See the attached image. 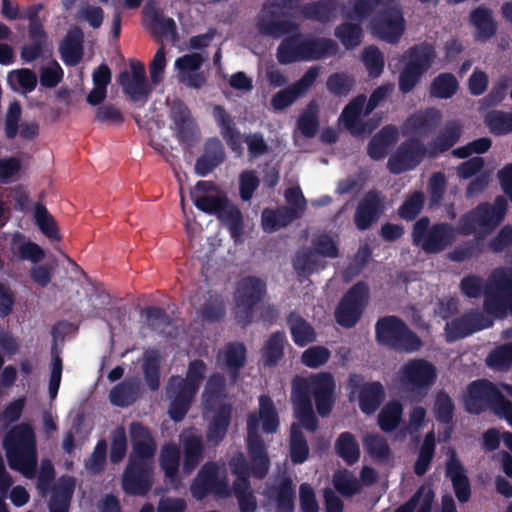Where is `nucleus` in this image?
<instances>
[{"label": "nucleus", "instance_id": "nucleus-1", "mask_svg": "<svg viewBox=\"0 0 512 512\" xmlns=\"http://www.w3.org/2000/svg\"><path fill=\"white\" fill-rule=\"evenodd\" d=\"M302 0H267L257 21V30L263 35L279 39L299 31L291 19L300 14L304 19L326 24L336 18L339 0H317L301 4Z\"/></svg>", "mask_w": 512, "mask_h": 512}, {"label": "nucleus", "instance_id": "nucleus-2", "mask_svg": "<svg viewBox=\"0 0 512 512\" xmlns=\"http://www.w3.org/2000/svg\"><path fill=\"white\" fill-rule=\"evenodd\" d=\"M351 10L342 9L346 20L371 19L374 33L390 44L398 43L405 30L402 10L396 0H349Z\"/></svg>", "mask_w": 512, "mask_h": 512}, {"label": "nucleus", "instance_id": "nucleus-3", "mask_svg": "<svg viewBox=\"0 0 512 512\" xmlns=\"http://www.w3.org/2000/svg\"><path fill=\"white\" fill-rule=\"evenodd\" d=\"M3 448L10 469L27 478L35 475L38 457L36 435L29 423L13 426L3 439Z\"/></svg>", "mask_w": 512, "mask_h": 512}, {"label": "nucleus", "instance_id": "nucleus-4", "mask_svg": "<svg viewBox=\"0 0 512 512\" xmlns=\"http://www.w3.org/2000/svg\"><path fill=\"white\" fill-rule=\"evenodd\" d=\"M507 209L508 203L503 196H497L492 204L479 203L460 216L456 232L462 236L473 235L477 241H482L501 224Z\"/></svg>", "mask_w": 512, "mask_h": 512}, {"label": "nucleus", "instance_id": "nucleus-5", "mask_svg": "<svg viewBox=\"0 0 512 512\" xmlns=\"http://www.w3.org/2000/svg\"><path fill=\"white\" fill-rule=\"evenodd\" d=\"M378 344L397 352L411 353L422 347L420 337L398 316L381 317L375 324Z\"/></svg>", "mask_w": 512, "mask_h": 512}, {"label": "nucleus", "instance_id": "nucleus-6", "mask_svg": "<svg viewBox=\"0 0 512 512\" xmlns=\"http://www.w3.org/2000/svg\"><path fill=\"white\" fill-rule=\"evenodd\" d=\"M436 56L435 47L428 42L415 44L405 51L401 57L404 65L398 79V88L402 94L414 90L422 76L433 65Z\"/></svg>", "mask_w": 512, "mask_h": 512}, {"label": "nucleus", "instance_id": "nucleus-7", "mask_svg": "<svg viewBox=\"0 0 512 512\" xmlns=\"http://www.w3.org/2000/svg\"><path fill=\"white\" fill-rule=\"evenodd\" d=\"M483 309L487 315L498 319L512 316L511 268H499L491 274L484 291Z\"/></svg>", "mask_w": 512, "mask_h": 512}, {"label": "nucleus", "instance_id": "nucleus-8", "mask_svg": "<svg viewBox=\"0 0 512 512\" xmlns=\"http://www.w3.org/2000/svg\"><path fill=\"white\" fill-rule=\"evenodd\" d=\"M456 229L446 222L431 225L427 216L419 218L412 228V243L425 254H438L443 252L456 238Z\"/></svg>", "mask_w": 512, "mask_h": 512}, {"label": "nucleus", "instance_id": "nucleus-9", "mask_svg": "<svg viewBox=\"0 0 512 512\" xmlns=\"http://www.w3.org/2000/svg\"><path fill=\"white\" fill-rule=\"evenodd\" d=\"M402 390L410 400L422 401L437 379L435 366L423 358L410 359L402 365L398 372Z\"/></svg>", "mask_w": 512, "mask_h": 512}, {"label": "nucleus", "instance_id": "nucleus-10", "mask_svg": "<svg viewBox=\"0 0 512 512\" xmlns=\"http://www.w3.org/2000/svg\"><path fill=\"white\" fill-rule=\"evenodd\" d=\"M267 294L265 281L256 276L240 279L235 291L234 317L242 327L248 326L254 316V308L263 301Z\"/></svg>", "mask_w": 512, "mask_h": 512}, {"label": "nucleus", "instance_id": "nucleus-11", "mask_svg": "<svg viewBox=\"0 0 512 512\" xmlns=\"http://www.w3.org/2000/svg\"><path fill=\"white\" fill-rule=\"evenodd\" d=\"M508 401L495 384L487 379H479L468 384L464 404L469 414L479 415L490 409L500 416Z\"/></svg>", "mask_w": 512, "mask_h": 512}, {"label": "nucleus", "instance_id": "nucleus-12", "mask_svg": "<svg viewBox=\"0 0 512 512\" xmlns=\"http://www.w3.org/2000/svg\"><path fill=\"white\" fill-rule=\"evenodd\" d=\"M370 298L366 282L358 281L343 295L335 310L336 322L344 328L354 327L361 319Z\"/></svg>", "mask_w": 512, "mask_h": 512}, {"label": "nucleus", "instance_id": "nucleus-13", "mask_svg": "<svg viewBox=\"0 0 512 512\" xmlns=\"http://www.w3.org/2000/svg\"><path fill=\"white\" fill-rule=\"evenodd\" d=\"M427 147L417 138H408L400 143L387 161V169L393 175H400L418 167L427 156Z\"/></svg>", "mask_w": 512, "mask_h": 512}, {"label": "nucleus", "instance_id": "nucleus-14", "mask_svg": "<svg viewBox=\"0 0 512 512\" xmlns=\"http://www.w3.org/2000/svg\"><path fill=\"white\" fill-rule=\"evenodd\" d=\"M198 391L184 382L182 376L172 375L166 385V397L169 400L168 414L174 422L182 421Z\"/></svg>", "mask_w": 512, "mask_h": 512}, {"label": "nucleus", "instance_id": "nucleus-15", "mask_svg": "<svg viewBox=\"0 0 512 512\" xmlns=\"http://www.w3.org/2000/svg\"><path fill=\"white\" fill-rule=\"evenodd\" d=\"M280 427V418L274 401L268 394L258 398V410L247 415V435L261 436L260 429L265 434L277 433Z\"/></svg>", "mask_w": 512, "mask_h": 512}, {"label": "nucleus", "instance_id": "nucleus-16", "mask_svg": "<svg viewBox=\"0 0 512 512\" xmlns=\"http://www.w3.org/2000/svg\"><path fill=\"white\" fill-rule=\"evenodd\" d=\"M153 485L152 463L128 461L122 476V488L132 496H146Z\"/></svg>", "mask_w": 512, "mask_h": 512}, {"label": "nucleus", "instance_id": "nucleus-17", "mask_svg": "<svg viewBox=\"0 0 512 512\" xmlns=\"http://www.w3.org/2000/svg\"><path fill=\"white\" fill-rule=\"evenodd\" d=\"M493 321L478 310L471 309L461 316L446 323L447 341L453 342L472 335L475 332L489 328Z\"/></svg>", "mask_w": 512, "mask_h": 512}, {"label": "nucleus", "instance_id": "nucleus-18", "mask_svg": "<svg viewBox=\"0 0 512 512\" xmlns=\"http://www.w3.org/2000/svg\"><path fill=\"white\" fill-rule=\"evenodd\" d=\"M320 74L319 66L310 67L302 77L289 87L277 92L272 99V104L276 109H284L292 105L299 97L315 84Z\"/></svg>", "mask_w": 512, "mask_h": 512}, {"label": "nucleus", "instance_id": "nucleus-19", "mask_svg": "<svg viewBox=\"0 0 512 512\" xmlns=\"http://www.w3.org/2000/svg\"><path fill=\"white\" fill-rule=\"evenodd\" d=\"M311 384L316 410L320 416L326 417L334 405V377L329 372H320L311 376Z\"/></svg>", "mask_w": 512, "mask_h": 512}, {"label": "nucleus", "instance_id": "nucleus-20", "mask_svg": "<svg viewBox=\"0 0 512 512\" xmlns=\"http://www.w3.org/2000/svg\"><path fill=\"white\" fill-rule=\"evenodd\" d=\"M225 486L219 479V468L215 462L205 463L193 480L190 491L197 500H202L211 493H219Z\"/></svg>", "mask_w": 512, "mask_h": 512}, {"label": "nucleus", "instance_id": "nucleus-21", "mask_svg": "<svg viewBox=\"0 0 512 512\" xmlns=\"http://www.w3.org/2000/svg\"><path fill=\"white\" fill-rule=\"evenodd\" d=\"M384 204L377 190L368 191L356 207L354 222L356 227L365 231L375 223L383 212Z\"/></svg>", "mask_w": 512, "mask_h": 512}, {"label": "nucleus", "instance_id": "nucleus-22", "mask_svg": "<svg viewBox=\"0 0 512 512\" xmlns=\"http://www.w3.org/2000/svg\"><path fill=\"white\" fill-rule=\"evenodd\" d=\"M246 448L249 457L248 469L252 477L260 480L265 478L271 461L262 436L246 435Z\"/></svg>", "mask_w": 512, "mask_h": 512}, {"label": "nucleus", "instance_id": "nucleus-23", "mask_svg": "<svg viewBox=\"0 0 512 512\" xmlns=\"http://www.w3.org/2000/svg\"><path fill=\"white\" fill-rule=\"evenodd\" d=\"M445 476L450 479L457 500L460 503L468 502L471 498V484L465 467L453 449H450V456L446 462Z\"/></svg>", "mask_w": 512, "mask_h": 512}, {"label": "nucleus", "instance_id": "nucleus-24", "mask_svg": "<svg viewBox=\"0 0 512 512\" xmlns=\"http://www.w3.org/2000/svg\"><path fill=\"white\" fill-rule=\"evenodd\" d=\"M366 95L359 94L353 98L342 110L339 121L343 125L342 128H378L382 121V117L377 119H369L363 122L362 117H366Z\"/></svg>", "mask_w": 512, "mask_h": 512}, {"label": "nucleus", "instance_id": "nucleus-25", "mask_svg": "<svg viewBox=\"0 0 512 512\" xmlns=\"http://www.w3.org/2000/svg\"><path fill=\"white\" fill-rule=\"evenodd\" d=\"M225 160L222 142L218 138H209L205 142L203 154L196 160L194 170L200 177H205Z\"/></svg>", "mask_w": 512, "mask_h": 512}, {"label": "nucleus", "instance_id": "nucleus-26", "mask_svg": "<svg viewBox=\"0 0 512 512\" xmlns=\"http://www.w3.org/2000/svg\"><path fill=\"white\" fill-rule=\"evenodd\" d=\"M84 33L78 26L72 27L59 45V52L62 61L67 66L78 65L83 58Z\"/></svg>", "mask_w": 512, "mask_h": 512}, {"label": "nucleus", "instance_id": "nucleus-27", "mask_svg": "<svg viewBox=\"0 0 512 512\" xmlns=\"http://www.w3.org/2000/svg\"><path fill=\"white\" fill-rule=\"evenodd\" d=\"M206 432V440L213 446H218L226 437L232 419V405L224 403L213 411Z\"/></svg>", "mask_w": 512, "mask_h": 512}, {"label": "nucleus", "instance_id": "nucleus-28", "mask_svg": "<svg viewBox=\"0 0 512 512\" xmlns=\"http://www.w3.org/2000/svg\"><path fill=\"white\" fill-rule=\"evenodd\" d=\"M469 23L475 28V40L485 43L497 33L498 25L493 18L491 9L476 7L469 14Z\"/></svg>", "mask_w": 512, "mask_h": 512}, {"label": "nucleus", "instance_id": "nucleus-29", "mask_svg": "<svg viewBox=\"0 0 512 512\" xmlns=\"http://www.w3.org/2000/svg\"><path fill=\"white\" fill-rule=\"evenodd\" d=\"M399 140V130H378L368 142L366 152L373 161L385 159Z\"/></svg>", "mask_w": 512, "mask_h": 512}, {"label": "nucleus", "instance_id": "nucleus-30", "mask_svg": "<svg viewBox=\"0 0 512 512\" xmlns=\"http://www.w3.org/2000/svg\"><path fill=\"white\" fill-rule=\"evenodd\" d=\"M303 35L297 32L287 34L277 47L276 58L281 65H289L304 59Z\"/></svg>", "mask_w": 512, "mask_h": 512}, {"label": "nucleus", "instance_id": "nucleus-31", "mask_svg": "<svg viewBox=\"0 0 512 512\" xmlns=\"http://www.w3.org/2000/svg\"><path fill=\"white\" fill-rule=\"evenodd\" d=\"M180 452L176 445L167 444L163 447L160 454V467L164 471L166 483L174 490H178L181 485L179 477Z\"/></svg>", "mask_w": 512, "mask_h": 512}, {"label": "nucleus", "instance_id": "nucleus-32", "mask_svg": "<svg viewBox=\"0 0 512 512\" xmlns=\"http://www.w3.org/2000/svg\"><path fill=\"white\" fill-rule=\"evenodd\" d=\"M304 59L305 61H316L336 55L338 44L324 37H304Z\"/></svg>", "mask_w": 512, "mask_h": 512}, {"label": "nucleus", "instance_id": "nucleus-33", "mask_svg": "<svg viewBox=\"0 0 512 512\" xmlns=\"http://www.w3.org/2000/svg\"><path fill=\"white\" fill-rule=\"evenodd\" d=\"M226 397V379L221 373L211 374L202 394L204 407L207 411L216 410Z\"/></svg>", "mask_w": 512, "mask_h": 512}, {"label": "nucleus", "instance_id": "nucleus-34", "mask_svg": "<svg viewBox=\"0 0 512 512\" xmlns=\"http://www.w3.org/2000/svg\"><path fill=\"white\" fill-rule=\"evenodd\" d=\"M385 389L379 381L362 385L359 392V408L367 415L375 413L385 399Z\"/></svg>", "mask_w": 512, "mask_h": 512}, {"label": "nucleus", "instance_id": "nucleus-35", "mask_svg": "<svg viewBox=\"0 0 512 512\" xmlns=\"http://www.w3.org/2000/svg\"><path fill=\"white\" fill-rule=\"evenodd\" d=\"M139 396V381L135 378H126L111 389L109 400L115 406L128 407L136 402Z\"/></svg>", "mask_w": 512, "mask_h": 512}, {"label": "nucleus", "instance_id": "nucleus-36", "mask_svg": "<svg viewBox=\"0 0 512 512\" xmlns=\"http://www.w3.org/2000/svg\"><path fill=\"white\" fill-rule=\"evenodd\" d=\"M229 467L236 476L233 491L236 497L251 493L249 478L252 476L248 469V460L242 452L235 454L229 461Z\"/></svg>", "mask_w": 512, "mask_h": 512}, {"label": "nucleus", "instance_id": "nucleus-37", "mask_svg": "<svg viewBox=\"0 0 512 512\" xmlns=\"http://www.w3.org/2000/svg\"><path fill=\"white\" fill-rule=\"evenodd\" d=\"M287 324L290 328L294 343L299 347H304L316 339L313 327L297 312L291 311L287 316Z\"/></svg>", "mask_w": 512, "mask_h": 512}, {"label": "nucleus", "instance_id": "nucleus-38", "mask_svg": "<svg viewBox=\"0 0 512 512\" xmlns=\"http://www.w3.org/2000/svg\"><path fill=\"white\" fill-rule=\"evenodd\" d=\"M118 82L131 101L145 103L148 100L151 88L146 78H129V72L125 70L119 74Z\"/></svg>", "mask_w": 512, "mask_h": 512}, {"label": "nucleus", "instance_id": "nucleus-39", "mask_svg": "<svg viewBox=\"0 0 512 512\" xmlns=\"http://www.w3.org/2000/svg\"><path fill=\"white\" fill-rule=\"evenodd\" d=\"M299 219L295 211L282 206L276 210L264 209L261 215L262 227L265 232L272 233L286 227L294 220Z\"/></svg>", "mask_w": 512, "mask_h": 512}, {"label": "nucleus", "instance_id": "nucleus-40", "mask_svg": "<svg viewBox=\"0 0 512 512\" xmlns=\"http://www.w3.org/2000/svg\"><path fill=\"white\" fill-rule=\"evenodd\" d=\"M204 447L200 437L190 435L183 442V464L185 474L192 473L203 459Z\"/></svg>", "mask_w": 512, "mask_h": 512}, {"label": "nucleus", "instance_id": "nucleus-41", "mask_svg": "<svg viewBox=\"0 0 512 512\" xmlns=\"http://www.w3.org/2000/svg\"><path fill=\"white\" fill-rule=\"evenodd\" d=\"M289 456L294 465H300L309 458V446L301 427L293 423L289 435Z\"/></svg>", "mask_w": 512, "mask_h": 512}, {"label": "nucleus", "instance_id": "nucleus-42", "mask_svg": "<svg viewBox=\"0 0 512 512\" xmlns=\"http://www.w3.org/2000/svg\"><path fill=\"white\" fill-rule=\"evenodd\" d=\"M335 453L347 464L354 465L360 458V447L351 432H342L334 443Z\"/></svg>", "mask_w": 512, "mask_h": 512}, {"label": "nucleus", "instance_id": "nucleus-43", "mask_svg": "<svg viewBox=\"0 0 512 512\" xmlns=\"http://www.w3.org/2000/svg\"><path fill=\"white\" fill-rule=\"evenodd\" d=\"M141 316L151 331L160 335H168V329L172 326V318L167 311L159 306H147L141 311Z\"/></svg>", "mask_w": 512, "mask_h": 512}, {"label": "nucleus", "instance_id": "nucleus-44", "mask_svg": "<svg viewBox=\"0 0 512 512\" xmlns=\"http://www.w3.org/2000/svg\"><path fill=\"white\" fill-rule=\"evenodd\" d=\"M403 405L398 400L388 401L378 414V425L383 432L396 430L402 420Z\"/></svg>", "mask_w": 512, "mask_h": 512}, {"label": "nucleus", "instance_id": "nucleus-45", "mask_svg": "<svg viewBox=\"0 0 512 512\" xmlns=\"http://www.w3.org/2000/svg\"><path fill=\"white\" fill-rule=\"evenodd\" d=\"M274 491L276 512H295L296 492L291 478H283Z\"/></svg>", "mask_w": 512, "mask_h": 512}, {"label": "nucleus", "instance_id": "nucleus-46", "mask_svg": "<svg viewBox=\"0 0 512 512\" xmlns=\"http://www.w3.org/2000/svg\"><path fill=\"white\" fill-rule=\"evenodd\" d=\"M459 89V82L452 73H440L430 84V96L437 99H450Z\"/></svg>", "mask_w": 512, "mask_h": 512}, {"label": "nucleus", "instance_id": "nucleus-47", "mask_svg": "<svg viewBox=\"0 0 512 512\" xmlns=\"http://www.w3.org/2000/svg\"><path fill=\"white\" fill-rule=\"evenodd\" d=\"M285 341L286 336L282 331H276L269 336L262 349V358L266 366H275L282 359Z\"/></svg>", "mask_w": 512, "mask_h": 512}, {"label": "nucleus", "instance_id": "nucleus-48", "mask_svg": "<svg viewBox=\"0 0 512 512\" xmlns=\"http://www.w3.org/2000/svg\"><path fill=\"white\" fill-rule=\"evenodd\" d=\"M199 314L207 323H219L226 316V304L219 294H209L202 304Z\"/></svg>", "mask_w": 512, "mask_h": 512}, {"label": "nucleus", "instance_id": "nucleus-49", "mask_svg": "<svg viewBox=\"0 0 512 512\" xmlns=\"http://www.w3.org/2000/svg\"><path fill=\"white\" fill-rule=\"evenodd\" d=\"M217 218L226 226L233 238L239 237L243 232V216L240 209L230 203L229 199L223 205V209L217 214Z\"/></svg>", "mask_w": 512, "mask_h": 512}, {"label": "nucleus", "instance_id": "nucleus-50", "mask_svg": "<svg viewBox=\"0 0 512 512\" xmlns=\"http://www.w3.org/2000/svg\"><path fill=\"white\" fill-rule=\"evenodd\" d=\"M441 121V111L430 107L412 114L402 128H439Z\"/></svg>", "mask_w": 512, "mask_h": 512}, {"label": "nucleus", "instance_id": "nucleus-51", "mask_svg": "<svg viewBox=\"0 0 512 512\" xmlns=\"http://www.w3.org/2000/svg\"><path fill=\"white\" fill-rule=\"evenodd\" d=\"M223 355L226 367L234 377H237L239 370L246 364L245 345L241 342L228 343L224 348Z\"/></svg>", "mask_w": 512, "mask_h": 512}, {"label": "nucleus", "instance_id": "nucleus-52", "mask_svg": "<svg viewBox=\"0 0 512 512\" xmlns=\"http://www.w3.org/2000/svg\"><path fill=\"white\" fill-rule=\"evenodd\" d=\"M435 434L433 431L428 432L420 447L418 457L414 464V473L417 476H423L430 468V464L435 455Z\"/></svg>", "mask_w": 512, "mask_h": 512}, {"label": "nucleus", "instance_id": "nucleus-53", "mask_svg": "<svg viewBox=\"0 0 512 512\" xmlns=\"http://www.w3.org/2000/svg\"><path fill=\"white\" fill-rule=\"evenodd\" d=\"M335 37L348 50L360 45L363 38V29L359 23L343 22L335 28Z\"/></svg>", "mask_w": 512, "mask_h": 512}, {"label": "nucleus", "instance_id": "nucleus-54", "mask_svg": "<svg viewBox=\"0 0 512 512\" xmlns=\"http://www.w3.org/2000/svg\"><path fill=\"white\" fill-rule=\"evenodd\" d=\"M34 219L39 230L51 241H60L61 237L54 218L50 215L47 208L36 203L34 207Z\"/></svg>", "mask_w": 512, "mask_h": 512}, {"label": "nucleus", "instance_id": "nucleus-55", "mask_svg": "<svg viewBox=\"0 0 512 512\" xmlns=\"http://www.w3.org/2000/svg\"><path fill=\"white\" fill-rule=\"evenodd\" d=\"M455 404L445 390L436 393L433 413L436 420L441 424H451L454 418Z\"/></svg>", "mask_w": 512, "mask_h": 512}, {"label": "nucleus", "instance_id": "nucleus-56", "mask_svg": "<svg viewBox=\"0 0 512 512\" xmlns=\"http://www.w3.org/2000/svg\"><path fill=\"white\" fill-rule=\"evenodd\" d=\"M161 359L157 351L147 352L143 360V373L148 387L156 391L160 386Z\"/></svg>", "mask_w": 512, "mask_h": 512}, {"label": "nucleus", "instance_id": "nucleus-57", "mask_svg": "<svg viewBox=\"0 0 512 512\" xmlns=\"http://www.w3.org/2000/svg\"><path fill=\"white\" fill-rule=\"evenodd\" d=\"M30 43L22 46L20 51L21 60L24 63H31L40 58L45 50L48 35L47 33H40L37 36H28Z\"/></svg>", "mask_w": 512, "mask_h": 512}, {"label": "nucleus", "instance_id": "nucleus-58", "mask_svg": "<svg viewBox=\"0 0 512 512\" xmlns=\"http://www.w3.org/2000/svg\"><path fill=\"white\" fill-rule=\"evenodd\" d=\"M317 264L312 248L298 251L293 259V268L299 278L309 277L315 271Z\"/></svg>", "mask_w": 512, "mask_h": 512}, {"label": "nucleus", "instance_id": "nucleus-59", "mask_svg": "<svg viewBox=\"0 0 512 512\" xmlns=\"http://www.w3.org/2000/svg\"><path fill=\"white\" fill-rule=\"evenodd\" d=\"M332 482L334 488L344 497H351L361 489L359 481L348 470L335 473Z\"/></svg>", "mask_w": 512, "mask_h": 512}, {"label": "nucleus", "instance_id": "nucleus-60", "mask_svg": "<svg viewBox=\"0 0 512 512\" xmlns=\"http://www.w3.org/2000/svg\"><path fill=\"white\" fill-rule=\"evenodd\" d=\"M462 130H443L427 148V155L430 157H436L441 153L448 151L453 147L460 138V132Z\"/></svg>", "mask_w": 512, "mask_h": 512}, {"label": "nucleus", "instance_id": "nucleus-61", "mask_svg": "<svg viewBox=\"0 0 512 512\" xmlns=\"http://www.w3.org/2000/svg\"><path fill=\"white\" fill-rule=\"evenodd\" d=\"M367 453L374 459L385 461L391 454L387 440L378 434H368L363 439Z\"/></svg>", "mask_w": 512, "mask_h": 512}, {"label": "nucleus", "instance_id": "nucleus-62", "mask_svg": "<svg viewBox=\"0 0 512 512\" xmlns=\"http://www.w3.org/2000/svg\"><path fill=\"white\" fill-rule=\"evenodd\" d=\"M425 196L422 191L413 192L398 208V215L406 221L414 220L422 211Z\"/></svg>", "mask_w": 512, "mask_h": 512}, {"label": "nucleus", "instance_id": "nucleus-63", "mask_svg": "<svg viewBox=\"0 0 512 512\" xmlns=\"http://www.w3.org/2000/svg\"><path fill=\"white\" fill-rule=\"evenodd\" d=\"M311 393V380L308 381L306 378L298 375L293 378L291 400L294 407L312 404L310 398Z\"/></svg>", "mask_w": 512, "mask_h": 512}, {"label": "nucleus", "instance_id": "nucleus-64", "mask_svg": "<svg viewBox=\"0 0 512 512\" xmlns=\"http://www.w3.org/2000/svg\"><path fill=\"white\" fill-rule=\"evenodd\" d=\"M487 365L498 370H507L512 366V344L494 349L487 357Z\"/></svg>", "mask_w": 512, "mask_h": 512}]
</instances>
